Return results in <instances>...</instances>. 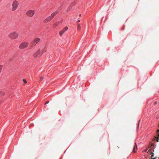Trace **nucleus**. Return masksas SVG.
Masks as SVG:
<instances>
[{"label":"nucleus","mask_w":159,"mask_h":159,"mask_svg":"<svg viewBox=\"0 0 159 159\" xmlns=\"http://www.w3.org/2000/svg\"><path fill=\"white\" fill-rule=\"evenodd\" d=\"M43 77H40V80H43Z\"/></svg>","instance_id":"19"},{"label":"nucleus","mask_w":159,"mask_h":159,"mask_svg":"<svg viewBox=\"0 0 159 159\" xmlns=\"http://www.w3.org/2000/svg\"><path fill=\"white\" fill-rule=\"evenodd\" d=\"M49 102V101H46L45 104V105L48 104V103Z\"/></svg>","instance_id":"18"},{"label":"nucleus","mask_w":159,"mask_h":159,"mask_svg":"<svg viewBox=\"0 0 159 159\" xmlns=\"http://www.w3.org/2000/svg\"><path fill=\"white\" fill-rule=\"evenodd\" d=\"M80 16H81V14H80Z\"/></svg>","instance_id":"24"},{"label":"nucleus","mask_w":159,"mask_h":159,"mask_svg":"<svg viewBox=\"0 0 159 159\" xmlns=\"http://www.w3.org/2000/svg\"><path fill=\"white\" fill-rule=\"evenodd\" d=\"M150 150H149V152H150Z\"/></svg>","instance_id":"25"},{"label":"nucleus","mask_w":159,"mask_h":159,"mask_svg":"<svg viewBox=\"0 0 159 159\" xmlns=\"http://www.w3.org/2000/svg\"><path fill=\"white\" fill-rule=\"evenodd\" d=\"M35 13L34 11L33 10H30L28 11L26 13V15L28 16L32 17L34 15Z\"/></svg>","instance_id":"3"},{"label":"nucleus","mask_w":159,"mask_h":159,"mask_svg":"<svg viewBox=\"0 0 159 159\" xmlns=\"http://www.w3.org/2000/svg\"><path fill=\"white\" fill-rule=\"evenodd\" d=\"M122 30H124V28H123V29H122Z\"/></svg>","instance_id":"23"},{"label":"nucleus","mask_w":159,"mask_h":159,"mask_svg":"<svg viewBox=\"0 0 159 159\" xmlns=\"http://www.w3.org/2000/svg\"><path fill=\"white\" fill-rule=\"evenodd\" d=\"M18 5V3L16 1H14L12 3V11H15L17 8Z\"/></svg>","instance_id":"2"},{"label":"nucleus","mask_w":159,"mask_h":159,"mask_svg":"<svg viewBox=\"0 0 159 159\" xmlns=\"http://www.w3.org/2000/svg\"><path fill=\"white\" fill-rule=\"evenodd\" d=\"M41 51L40 49H39L34 54L33 56L34 58H36L39 56L41 55Z\"/></svg>","instance_id":"5"},{"label":"nucleus","mask_w":159,"mask_h":159,"mask_svg":"<svg viewBox=\"0 0 159 159\" xmlns=\"http://www.w3.org/2000/svg\"><path fill=\"white\" fill-rule=\"evenodd\" d=\"M9 37L12 39L17 38L18 36V34L16 32L11 33L9 35Z\"/></svg>","instance_id":"1"},{"label":"nucleus","mask_w":159,"mask_h":159,"mask_svg":"<svg viewBox=\"0 0 159 159\" xmlns=\"http://www.w3.org/2000/svg\"><path fill=\"white\" fill-rule=\"evenodd\" d=\"M40 41V39L39 38H35L34 41L32 42V44L34 45H35V43H39Z\"/></svg>","instance_id":"7"},{"label":"nucleus","mask_w":159,"mask_h":159,"mask_svg":"<svg viewBox=\"0 0 159 159\" xmlns=\"http://www.w3.org/2000/svg\"><path fill=\"white\" fill-rule=\"evenodd\" d=\"M23 81L25 84H26L27 82L26 80L25 79H23Z\"/></svg>","instance_id":"17"},{"label":"nucleus","mask_w":159,"mask_h":159,"mask_svg":"<svg viewBox=\"0 0 159 159\" xmlns=\"http://www.w3.org/2000/svg\"><path fill=\"white\" fill-rule=\"evenodd\" d=\"M151 158H152V159H155L156 158H157V157H155L154 158H153V157H154V154L152 152L151 153Z\"/></svg>","instance_id":"11"},{"label":"nucleus","mask_w":159,"mask_h":159,"mask_svg":"<svg viewBox=\"0 0 159 159\" xmlns=\"http://www.w3.org/2000/svg\"><path fill=\"white\" fill-rule=\"evenodd\" d=\"M137 145L136 144V143H135V145L134 146L133 150V152H136L135 151V148H136V150L137 149Z\"/></svg>","instance_id":"10"},{"label":"nucleus","mask_w":159,"mask_h":159,"mask_svg":"<svg viewBox=\"0 0 159 159\" xmlns=\"http://www.w3.org/2000/svg\"><path fill=\"white\" fill-rule=\"evenodd\" d=\"M140 120L139 121V123H138V126H139V123L140 122Z\"/></svg>","instance_id":"22"},{"label":"nucleus","mask_w":159,"mask_h":159,"mask_svg":"<svg viewBox=\"0 0 159 159\" xmlns=\"http://www.w3.org/2000/svg\"><path fill=\"white\" fill-rule=\"evenodd\" d=\"M157 136L159 138V130L158 129L157 131Z\"/></svg>","instance_id":"13"},{"label":"nucleus","mask_w":159,"mask_h":159,"mask_svg":"<svg viewBox=\"0 0 159 159\" xmlns=\"http://www.w3.org/2000/svg\"><path fill=\"white\" fill-rule=\"evenodd\" d=\"M68 30V27H65L60 32V35L61 36L63 34Z\"/></svg>","instance_id":"6"},{"label":"nucleus","mask_w":159,"mask_h":159,"mask_svg":"<svg viewBox=\"0 0 159 159\" xmlns=\"http://www.w3.org/2000/svg\"><path fill=\"white\" fill-rule=\"evenodd\" d=\"M59 24V22H57L55 23L54 24V25L55 26H57V25H58Z\"/></svg>","instance_id":"16"},{"label":"nucleus","mask_w":159,"mask_h":159,"mask_svg":"<svg viewBox=\"0 0 159 159\" xmlns=\"http://www.w3.org/2000/svg\"><path fill=\"white\" fill-rule=\"evenodd\" d=\"M155 139H156V141H157V142H158V141H159V138L158 137H156V138H155Z\"/></svg>","instance_id":"14"},{"label":"nucleus","mask_w":159,"mask_h":159,"mask_svg":"<svg viewBox=\"0 0 159 159\" xmlns=\"http://www.w3.org/2000/svg\"><path fill=\"white\" fill-rule=\"evenodd\" d=\"M28 44L29 43L28 42H23L20 44L19 48L21 49H23L26 47Z\"/></svg>","instance_id":"4"},{"label":"nucleus","mask_w":159,"mask_h":159,"mask_svg":"<svg viewBox=\"0 0 159 159\" xmlns=\"http://www.w3.org/2000/svg\"><path fill=\"white\" fill-rule=\"evenodd\" d=\"M53 18L50 16L43 20L44 23H47L51 21Z\"/></svg>","instance_id":"8"},{"label":"nucleus","mask_w":159,"mask_h":159,"mask_svg":"<svg viewBox=\"0 0 159 159\" xmlns=\"http://www.w3.org/2000/svg\"><path fill=\"white\" fill-rule=\"evenodd\" d=\"M81 28V26L80 25H78L77 27V29L78 30H80Z\"/></svg>","instance_id":"15"},{"label":"nucleus","mask_w":159,"mask_h":159,"mask_svg":"<svg viewBox=\"0 0 159 159\" xmlns=\"http://www.w3.org/2000/svg\"><path fill=\"white\" fill-rule=\"evenodd\" d=\"M80 22V20H78L77 21V22Z\"/></svg>","instance_id":"21"},{"label":"nucleus","mask_w":159,"mask_h":159,"mask_svg":"<svg viewBox=\"0 0 159 159\" xmlns=\"http://www.w3.org/2000/svg\"><path fill=\"white\" fill-rule=\"evenodd\" d=\"M4 93L0 91V96H2L4 95Z\"/></svg>","instance_id":"12"},{"label":"nucleus","mask_w":159,"mask_h":159,"mask_svg":"<svg viewBox=\"0 0 159 159\" xmlns=\"http://www.w3.org/2000/svg\"><path fill=\"white\" fill-rule=\"evenodd\" d=\"M157 103V102L156 101L154 102V104L155 105Z\"/></svg>","instance_id":"20"},{"label":"nucleus","mask_w":159,"mask_h":159,"mask_svg":"<svg viewBox=\"0 0 159 159\" xmlns=\"http://www.w3.org/2000/svg\"><path fill=\"white\" fill-rule=\"evenodd\" d=\"M57 12H58L57 11H55L54 12L52 13L50 16H51V17L53 18L54 16L57 15Z\"/></svg>","instance_id":"9"}]
</instances>
